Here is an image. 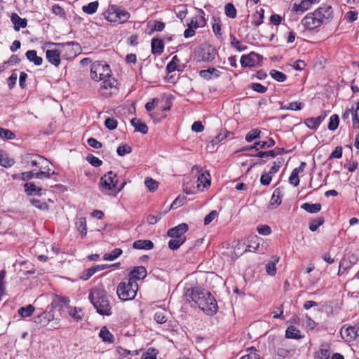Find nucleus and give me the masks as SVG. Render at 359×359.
<instances>
[{
    "mask_svg": "<svg viewBox=\"0 0 359 359\" xmlns=\"http://www.w3.org/2000/svg\"><path fill=\"white\" fill-rule=\"evenodd\" d=\"M187 301L192 302V306H198L208 315H213L217 311V304L211 293L198 287L189 288L185 292Z\"/></svg>",
    "mask_w": 359,
    "mask_h": 359,
    "instance_id": "nucleus-1",
    "label": "nucleus"
},
{
    "mask_svg": "<svg viewBox=\"0 0 359 359\" xmlns=\"http://www.w3.org/2000/svg\"><path fill=\"white\" fill-rule=\"evenodd\" d=\"M88 298L99 314L102 316H110L111 314V306L107 292L103 289L93 288Z\"/></svg>",
    "mask_w": 359,
    "mask_h": 359,
    "instance_id": "nucleus-2",
    "label": "nucleus"
},
{
    "mask_svg": "<svg viewBox=\"0 0 359 359\" xmlns=\"http://www.w3.org/2000/svg\"><path fill=\"white\" fill-rule=\"evenodd\" d=\"M139 289L138 284L127 278H124L118 285L116 293L122 301H129L135 299Z\"/></svg>",
    "mask_w": 359,
    "mask_h": 359,
    "instance_id": "nucleus-3",
    "label": "nucleus"
},
{
    "mask_svg": "<svg viewBox=\"0 0 359 359\" xmlns=\"http://www.w3.org/2000/svg\"><path fill=\"white\" fill-rule=\"evenodd\" d=\"M104 15L107 21L117 24L126 22L130 17L129 12L116 5H109Z\"/></svg>",
    "mask_w": 359,
    "mask_h": 359,
    "instance_id": "nucleus-4",
    "label": "nucleus"
},
{
    "mask_svg": "<svg viewBox=\"0 0 359 359\" xmlns=\"http://www.w3.org/2000/svg\"><path fill=\"white\" fill-rule=\"evenodd\" d=\"M117 184L118 179L116 174L112 171H109L100 178L99 189L100 191L104 194L112 195Z\"/></svg>",
    "mask_w": 359,
    "mask_h": 359,
    "instance_id": "nucleus-5",
    "label": "nucleus"
},
{
    "mask_svg": "<svg viewBox=\"0 0 359 359\" xmlns=\"http://www.w3.org/2000/svg\"><path fill=\"white\" fill-rule=\"evenodd\" d=\"M111 71L109 65L104 62L95 61L90 68V76L92 79L99 81L109 77Z\"/></svg>",
    "mask_w": 359,
    "mask_h": 359,
    "instance_id": "nucleus-6",
    "label": "nucleus"
},
{
    "mask_svg": "<svg viewBox=\"0 0 359 359\" xmlns=\"http://www.w3.org/2000/svg\"><path fill=\"white\" fill-rule=\"evenodd\" d=\"M102 81H103L101 83L100 92L102 96L108 97L116 93V81L111 76V74Z\"/></svg>",
    "mask_w": 359,
    "mask_h": 359,
    "instance_id": "nucleus-7",
    "label": "nucleus"
},
{
    "mask_svg": "<svg viewBox=\"0 0 359 359\" xmlns=\"http://www.w3.org/2000/svg\"><path fill=\"white\" fill-rule=\"evenodd\" d=\"M263 57L255 52L250 54L242 55L241 58V65L243 67H254L261 66Z\"/></svg>",
    "mask_w": 359,
    "mask_h": 359,
    "instance_id": "nucleus-8",
    "label": "nucleus"
},
{
    "mask_svg": "<svg viewBox=\"0 0 359 359\" xmlns=\"http://www.w3.org/2000/svg\"><path fill=\"white\" fill-rule=\"evenodd\" d=\"M302 24L305 29L313 30L322 24L321 18L316 15L315 11L313 13L307 14L302 20Z\"/></svg>",
    "mask_w": 359,
    "mask_h": 359,
    "instance_id": "nucleus-9",
    "label": "nucleus"
},
{
    "mask_svg": "<svg viewBox=\"0 0 359 359\" xmlns=\"http://www.w3.org/2000/svg\"><path fill=\"white\" fill-rule=\"evenodd\" d=\"M25 161L27 165L37 167L41 170L43 168V165L48 163V161L42 156L31 154H28L25 156Z\"/></svg>",
    "mask_w": 359,
    "mask_h": 359,
    "instance_id": "nucleus-10",
    "label": "nucleus"
},
{
    "mask_svg": "<svg viewBox=\"0 0 359 359\" xmlns=\"http://www.w3.org/2000/svg\"><path fill=\"white\" fill-rule=\"evenodd\" d=\"M189 226L186 223H181L168 231V236L170 238H186L184 233L188 231Z\"/></svg>",
    "mask_w": 359,
    "mask_h": 359,
    "instance_id": "nucleus-11",
    "label": "nucleus"
},
{
    "mask_svg": "<svg viewBox=\"0 0 359 359\" xmlns=\"http://www.w3.org/2000/svg\"><path fill=\"white\" fill-rule=\"evenodd\" d=\"M55 45L60 49L61 54L65 53L64 56L67 58L73 57L76 55L75 50H74V46H78V43L75 42H67L63 43H55Z\"/></svg>",
    "mask_w": 359,
    "mask_h": 359,
    "instance_id": "nucleus-12",
    "label": "nucleus"
},
{
    "mask_svg": "<svg viewBox=\"0 0 359 359\" xmlns=\"http://www.w3.org/2000/svg\"><path fill=\"white\" fill-rule=\"evenodd\" d=\"M147 275V272L144 266H135L129 273L128 278H127V279L137 283V280H143Z\"/></svg>",
    "mask_w": 359,
    "mask_h": 359,
    "instance_id": "nucleus-13",
    "label": "nucleus"
},
{
    "mask_svg": "<svg viewBox=\"0 0 359 359\" xmlns=\"http://www.w3.org/2000/svg\"><path fill=\"white\" fill-rule=\"evenodd\" d=\"M341 335L343 339L346 341H350L355 340L359 335V329L356 327H348L344 328V327L341 329Z\"/></svg>",
    "mask_w": 359,
    "mask_h": 359,
    "instance_id": "nucleus-14",
    "label": "nucleus"
},
{
    "mask_svg": "<svg viewBox=\"0 0 359 359\" xmlns=\"http://www.w3.org/2000/svg\"><path fill=\"white\" fill-rule=\"evenodd\" d=\"M54 318V315L51 312L43 311L39 315L34 318V321L36 324L40 325L43 327L46 326L50 320Z\"/></svg>",
    "mask_w": 359,
    "mask_h": 359,
    "instance_id": "nucleus-15",
    "label": "nucleus"
},
{
    "mask_svg": "<svg viewBox=\"0 0 359 359\" xmlns=\"http://www.w3.org/2000/svg\"><path fill=\"white\" fill-rule=\"evenodd\" d=\"M60 54L61 52L58 48L56 50H47L46 59L50 63L57 67L60 64Z\"/></svg>",
    "mask_w": 359,
    "mask_h": 359,
    "instance_id": "nucleus-16",
    "label": "nucleus"
},
{
    "mask_svg": "<svg viewBox=\"0 0 359 359\" xmlns=\"http://www.w3.org/2000/svg\"><path fill=\"white\" fill-rule=\"evenodd\" d=\"M332 12L333 11L330 6H324L315 11L316 15L321 18L322 23L324 20H328L332 17Z\"/></svg>",
    "mask_w": 359,
    "mask_h": 359,
    "instance_id": "nucleus-17",
    "label": "nucleus"
},
{
    "mask_svg": "<svg viewBox=\"0 0 359 359\" xmlns=\"http://www.w3.org/2000/svg\"><path fill=\"white\" fill-rule=\"evenodd\" d=\"M200 76L206 80H210L213 78H218L221 75V72L214 67H210L208 69H203L199 72Z\"/></svg>",
    "mask_w": 359,
    "mask_h": 359,
    "instance_id": "nucleus-18",
    "label": "nucleus"
},
{
    "mask_svg": "<svg viewBox=\"0 0 359 359\" xmlns=\"http://www.w3.org/2000/svg\"><path fill=\"white\" fill-rule=\"evenodd\" d=\"M11 21L15 31H19L20 28H25L27 25V20L25 18H21L17 13H12Z\"/></svg>",
    "mask_w": 359,
    "mask_h": 359,
    "instance_id": "nucleus-19",
    "label": "nucleus"
},
{
    "mask_svg": "<svg viewBox=\"0 0 359 359\" xmlns=\"http://www.w3.org/2000/svg\"><path fill=\"white\" fill-rule=\"evenodd\" d=\"M164 50V43L162 39L154 38L151 40V52L154 55H161Z\"/></svg>",
    "mask_w": 359,
    "mask_h": 359,
    "instance_id": "nucleus-20",
    "label": "nucleus"
},
{
    "mask_svg": "<svg viewBox=\"0 0 359 359\" xmlns=\"http://www.w3.org/2000/svg\"><path fill=\"white\" fill-rule=\"evenodd\" d=\"M133 246L139 250H151L154 245L150 240H137L133 242Z\"/></svg>",
    "mask_w": 359,
    "mask_h": 359,
    "instance_id": "nucleus-21",
    "label": "nucleus"
},
{
    "mask_svg": "<svg viewBox=\"0 0 359 359\" xmlns=\"http://www.w3.org/2000/svg\"><path fill=\"white\" fill-rule=\"evenodd\" d=\"M131 124L135 128V130L142 134H147L148 132L147 126L137 118L131 119Z\"/></svg>",
    "mask_w": 359,
    "mask_h": 359,
    "instance_id": "nucleus-22",
    "label": "nucleus"
},
{
    "mask_svg": "<svg viewBox=\"0 0 359 359\" xmlns=\"http://www.w3.org/2000/svg\"><path fill=\"white\" fill-rule=\"evenodd\" d=\"M25 192L29 195H41V188L37 187L34 183L27 182L24 185Z\"/></svg>",
    "mask_w": 359,
    "mask_h": 359,
    "instance_id": "nucleus-23",
    "label": "nucleus"
},
{
    "mask_svg": "<svg viewBox=\"0 0 359 359\" xmlns=\"http://www.w3.org/2000/svg\"><path fill=\"white\" fill-rule=\"evenodd\" d=\"M285 337L287 339H299L302 338V336L297 328L293 325H290L285 331Z\"/></svg>",
    "mask_w": 359,
    "mask_h": 359,
    "instance_id": "nucleus-24",
    "label": "nucleus"
},
{
    "mask_svg": "<svg viewBox=\"0 0 359 359\" xmlns=\"http://www.w3.org/2000/svg\"><path fill=\"white\" fill-rule=\"evenodd\" d=\"M25 55L27 60L32 62L36 66L41 65L43 62V58L37 56L36 51L35 50H29L27 51Z\"/></svg>",
    "mask_w": 359,
    "mask_h": 359,
    "instance_id": "nucleus-25",
    "label": "nucleus"
},
{
    "mask_svg": "<svg viewBox=\"0 0 359 359\" xmlns=\"http://www.w3.org/2000/svg\"><path fill=\"white\" fill-rule=\"evenodd\" d=\"M100 337L104 342L114 343V337L106 327H102L99 333Z\"/></svg>",
    "mask_w": 359,
    "mask_h": 359,
    "instance_id": "nucleus-26",
    "label": "nucleus"
},
{
    "mask_svg": "<svg viewBox=\"0 0 359 359\" xmlns=\"http://www.w3.org/2000/svg\"><path fill=\"white\" fill-rule=\"evenodd\" d=\"M301 208L309 213L315 214L321 210V205L320 203H304L301 205Z\"/></svg>",
    "mask_w": 359,
    "mask_h": 359,
    "instance_id": "nucleus-27",
    "label": "nucleus"
},
{
    "mask_svg": "<svg viewBox=\"0 0 359 359\" xmlns=\"http://www.w3.org/2000/svg\"><path fill=\"white\" fill-rule=\"evenodd\" d=\"M15 163V161L13 158L8 157V154L0 151V165L4 168H10Z\"/></svg>",
    "mask_w": 359,
    "mask_h": 359,
    "instance_id": "nucleus-28",
    "label": "nucleus"
},
{
    "mask_svg": "<svg viewBox=\"0 0 359 359\" xmlns=\"http://www.w3.org/2000/svg\"><path fill=\"white\" fill-rule=\"evenodd\" d=\"M77 230L80 232L81 237H84L87 233L86 221L84 217L78 218L75 222Z\"/></svg>",
    "mask_w": 359,
    "mask_h": 359,
    "instance_id": "nucleus-29",
    "label": "nucleus"
},
{
    "mask_svg": "<svg viewBox=\"0 0 359 359\" xmlns=\"http://www.w3.org/2000/svg\"><path fill=\"white\" fill-rule=\"evenodd\" d=\"M68 302L69 300L65 298L56 297L53 300L51 306L53 309H57L60 311L61 309H63L65 306H67Z\"/></svg>",
    "mask_w": 359,
    "mask_h": 359,
    "instance_id": "nucleus-30",
    "label": "nucleus"
},
{
    "mask_svg": "<svg viewBox=\"0 0 359 359\" xmlns=\"http://www.w3.org/2000/svg\"><path fill=\"white\" fill-rule=\"evenodd\" d=\"M215 49L211 46H209L208 48L204 50L201 60L205 62H210L215 58Z\"/></svg>",
    "mask_w": 359,
    "mask_h": 359,
    "instance_id": "nucleus-31",
    "label": "nucleus"
},
{
    "mask_svg": "<svg viewBox=\"0 0 359 359\" xmlns=\"http://www.w3.org/2000/svg\"><path fill=\"white\" fill-rule=\"evenodd\" d=\"M282 196H283V194L281 193V191L280 189V188H277L274 190L273 194H272V196H271V205H276V206H278L279 205H280L281 202H282Z\"/></svg>",
    "mask_w": 359,
    "mask_h": 359,
    "instance_id": "nucleus-32",
    "label": "nucleus"
},
{
    "mask_svg": "<svg viewBox=\"0 0 359 359\" xmlns=\"http://www.w3.org/2000/svg\"><path fill=\"white\" fill-rule=\"evenodd\" d=\"M206 25V20L205 18V13L202 9L198 11V15L195 18V29L198 27H203Z\"/></svg>",
    "mask_w": 359,
    "mask_h": 359,
    "instance_id": "nucleus-33",
    "label": "nucleus"
},
{
    "mask_svg": "<svg viewBox=\"0 0 359 359\" xmlns=\"http://www.w3.org/2000/svg\"><path fill=\"white\" fill-rule=\"evenodd\" d=\"M273 261L269 262L266 265V273L270 276H274L276 273V264L278 262L279 257L277 256L272 257Z\"/></svg>",
    "mask_w": 359,
    "mask_h": 359,
    "instance_id": "nucleus-34",
    "label": "nucleus"
},
{
    "mask_svg": "<svg viewBox=\"0 0 359 359\" xmlns=\"http://www.w3.org/2000/svg\"><path fill=\"white\" fill-rule=\"evenodd\" d=\"M34 307L32 304H29L25 307H20L18 313L22 318L29 317L32 315L34 311Z\"/></svg>",
    "mask_w": 359,
    "mask_h": 359,
    "instance_id": "nucleus-35",
    "label": "nucleus"
},
{
    "mask_svg": "<svg viewBox=\"0 0 359 359\" xmlns=\"http://www.w3.org/2000/svg\"><path fill=\"white\" fill-rule=\"evenodd\" d=\"M122 252L123 251L121 248H115L111 252L105 253L103 256V259L106 261H113L118 258Z\"/></svg>",
    "mask_w": 359,
    "mask_h": 359,
    "instance_id": "nucleus-36",
    "label": "nucleus"
},
{
    "mask_svg": "<svg viewBox=\"0 0 359 359\" xmlns=\"http://www.w3.org/2000/svg\"><path fill=\"white\" fill-rule=\"evenodd\" d=\"M42 169H44V171L41 170L39 172H36L35 174V177L37 179H42V178H50L51 175H55V172L54 171L50 172V169L49 168L48 165H46L43 167Z\"/></svg>",
    "mask_w": 359,
    "mask_h": 359,
    "instance_id": "nucleus-37",
    "label": "nucleus"
},
{
    "mask_svg": "<svg viewBox=\"0 0 359 359\" xmlns=\"http://www.w3.org/2000/svg\"><path fill=\"white\" fill-rule=\"evenodd\" d=\"M225 15L230 18H235L237 15V11L235 6L231 3H228L224 6Z\"/></svg>",
    "mask_w": 359,
    "mask_h": 359,
    "instance_id": "nucleus-38",
    "label": "nucleus"
},
{
    "mask_svg": "<svg viewBox=\"0 0 359 359\" xmlns=\"http://www.w3.org/2000/svg\"><path fill=\"white\" fill-rule=\"evenodd\" d=\"M97 8H98V2L93 1V2L89 3L86 6H83L82 7V10L84 13L91 15V14L95 13L97 11Z\"/></svg>",
    "mask_w": 359,
    "mask_h": 359,
    "instance_id": "nucleus-39",
    "label": "nucleus"
},
{
    "mask_svg": "<svg viewBox=\"0 0 359 359\" xmlns=\"http://www.w3.org/2000/svg\"><path fill=\"white\" fill-rule=\"evenodd\" d=\"M69 314L76 321H79L83 318L81 309H77L76 307H68Z\"/></svg>",
    "mask_w": 359,
    "mask_h": 359,
    "instance_id": "nucleus-40",
    "label": "nucleus"
},
{
    "mask_svg": "<svg viewBox=\"0 0 359 359\" xmlns=\"http://www.w3.org/2000/svg\"><path fill=\"white\" fill-rule=\"evenodd\" d=\"M260 133H261V131L259 129H257V128L252 129L246 134L245 140L248 142H251L253 140H255L257 138H259Z\"/></svg>",
    "mask_w": 359,
    "mask_h": 359,
    "instance_id": "nucleus-41",
    "label": "nucleus"
},
{
    "mask_svg": "<svg viewBox=\"0 0 359 359\" xmlns=\"http://www.w3.org/2000/svg\"><path fill=\"white\" fill-rule=\"evenodd\" d=\"M186 241V238H172L168 242V247L171 250H177Z\"/></svg>",
    "mask_w": 359,
    "mask_h": 359,
    "instance_id": "nucleus-42",
    "label": "nucleus"
},
{
    "mask_svg": "<svg viewBox=\"0 0 359 359\" xmlns=\"http://www.w3.org/2000/svg\"><path fill=\"white\" fill-rule=\"evenodd\" d=\"M271 76L278 82H283L286 80L287 76L278 70L272 69L270 72Z\"/></svg>",
    "mask_w": 359,
    "mask_h": 359,
    "instance_id": "nucleus-43",
    "label": "nucleus"
},
{
    "mask_svg": "<svg viewBox=\"0 0 359 359\" xmlns=\"http://www.w3.org/2000/svg\"><path fill=\"white\" fill-rule=\"evenodd\" d=\"M339 123V116L337 114H333L332 116H331L330 118V122L328 123L327 128L330 130L334 131L338 128Z\"/></svg>",
    "mask_w": 359,
    "mask_h": 359,
    "instance_id": "nucleus-44",
    "label": "nucleus"
},
{
    "mask_svg": "<svg viewBox=\"0 0 359 359\" xmlns=\"http://www.w3.org/2000/svg\"><path fill=\"white\" fill-rule=\"evenodd\" d=\"M165 310H158L154 314V320L159 324H163L167 321Z\"/></svg>",
    "mask_w": 359,
    "mask_h": 359,
    "instance_id": "nucleus-45",
    "label": "nucleus"
},
{
    "mask_svg": "<svg viewBox=\"0 0 359 359\" xmlns=\"http://www.w3.org/2000/svg\"><path fill=\"white\" fill-rule=\"evenodd\" d=\"M324 223V218L322 217L311 220L309 223V229L316 231L318 227Z\"/></svg>",
    "mask_w": 359,
    "mask_h": 359,
    "instance_id": "nucleus-46",
    "label": "nucleus"
},
{
    "mask_svg": "<svg viewBox=\"0 0 359 359\" xmlns=\"http://www.w3.org/2000/svg\"><path fill=\"white\" fill-rule=\"evenodd\" d=\"M303 107V104L302 102H293L289 103L287 105H281V109L285 110H301Z\"/></svg>",
    "mask_w": 359,
    "mask_h": 359,
    "instance_id": "nucleus-47",
    "label": "nucleus"
},
{
    "mask_svg": "<svg viewBox=\"0 0 359 359\" xmlns=\"http://www.w3.org/2000/svg\"><path fill=\"white\" fill-rule=\"evenodd\" d=\"M144 184L150 191H155L158 189V182L151 177H147L144 180Z\"/></svg>",
    "mask_w": 359,
    "mask_h": 359,
    "instance_id": "nucleus-48",
    "label": "nucleus"
},
{
    "mask_svg": "<svg viewBox=\"0 0 359 359\" xmlns=\"http://www.w3.org/2000/svg\"><path fill=\"white\" fill-rule=\"evenodd\" d=\"M231 45L240 52L243 51L247 48V46L242 44L233 35H231Z\"/></svg>",
    "mask_w": 359,
    "mask_h": 359,
    "instance_id": "nucleus-49",
    "label": "nucleus"
},
{
    "mask_svg": "<svg viewBox=\"0 0 359 359\" xmlns=\"http://www.w3.org/2000/svg\"><path fill=\"white\" fill-rule=\"evenodd\" d=\"M275 141L272 138H269L267 141H261L255 143L256 147L259 149L270 148L275 145Z\"/></svg>",
    "mask_w": 359,
    "mask_h": 359,
    "instance_id": "nucleus-50",
    "label": "nucleus"
},
{
    "mask_svg": "<svg viewBox=\"0 0 359 359\" xmlns=\"http://www.w3.org/2000/svg\"><path fill=\"white\" fill-rule=\"evenodd\" d=\"M30 203L36 208L41 210H47L48 209V205L46 202H41V201L32 198L30 200Z\"/></svg>",
    "mask_w": 359,
    "mask_h": 359,
    "instance_id": "nucleus-51",
    "label": "nucleus"
},
{
    "mask_svg": "<svg viewBox=\"0 0 359 359\" xmlns=\"http://www.w3.org/2000/svg\"><path fill=\"white\" fill-rule=\"evenodd\" d=\"M86 161L94 167H100L102 164V161L93 154H88L86 156Z\"/></svg>",
    "mask_w": 359,
    "mask_h": 359,
    "instance_id": "nucleus-52",
    "label": "nucleus"
},
{
    "mask_svg": "<svg viewBox=\"0 0 359 359\" xmlns=\"http://www.w3.org/2000/svg\"><path fill=\"white\" fill-rule=\"evenodd\" d=\"M311 6V4H310L308 1L303 0L299 4L294 5V11L296 12L303 13L305 11H307Z\"/></svg>",
    "mask_w": 359,
    "mask_h": 359,
    "instance_id": "nucleus-53",
    "label": "nucleus"
},
{
    "mask_svg": "<svg viewBox=\"0 0 359 359\" xmlns=\"http://www.w3.org/2000/svg\"><path fill=\"white\" fill-rule=\"evenodd\" d=\"M0 137L6 140H13L15 135L10 130L0 128Z\"/></svg>",
    "mask_w": 359,
    "mask_h": 359,
    "instance_id": "nucleus-54",
    "label": "nucleus"
},
{
    "mask_svg": "<svg viewBox=\"0 0 359 359\" xmlns=\"http://www.w3.org/2000/svg\"><path fill=\"white\" fill-rule=\"evenodd\" d=\"M283 162H284V159L283 158H278L276 159V161L273 163V165L270 168L269 173L270 174L276 173L279 170V169Z\"/></svg>",
    "mask_w": 359,
    "mask_h": 359,
    "instance_id": "nucleus-55",
    "label": "nucleus"
},
{
    "mask_svg": "<svg viewBox=\"0 0 359 359\" xmlns=\"http://www.w3.org/2000/svg\"><path fill=\"white\" fill-rule=\"evenodd\" d=\"M104 126L110 130H114L117 127V121L114 118L108 117L104 121Z\"/></svg>",
    "mask_w": 359,
    "mask_h": 359,
    "instance_id": "nucleus-56",
    "label": "nucleus"
},
{
    "mask_svg": "<svg viewBox=\"0 0 359 359\" xmlns=\"http://www.w3.org/2000/svg\"><path fill=\"white\" fill-rule=\"evenodd\" d=\"M116 151L118 156H123L126 154H130L132 151V149L127 144H123L118 146Z\"/></svg>",
    "mask_w": 359,
    "mask_h": 359,
    "instance_id": "nucleus-57",
    "label": "nucleus"
},
{
    "mask_svg": "<svg viewBox=\"0 0 359 359\" xmlns=\"http://www.w3.org/2000/svg\"><path fill=\"white\" fill-rule=\"evenodd\" d=\"M250 88L259 93H264L267 90V87L259 83H252L250 85Z\"/></svg>",
    "mask_w": 359,
    "mask_h": 359,
    "instance_id": "nucleus-58",
    "label": "nucleus"
},
{
    "mask_svg": "<svg viewBox=\"0 0 359 359\" xmlns=\"http://www.w3.org/2000/svg\"><path fill=\"white\" fill-rule=\"evenodd\" d=\"M276 156V152L275 150H269L266 151H258L254 156L259 158H264L270 156L271 158H274Z\"/></svg>",
    "mask_w": 359,
    "mask_h": 359,
    "instance_id": "nucleus-59",
    "label": "nucleus"
},
{
    "mask_svg": "<svg viewBox=\"0 0 359 359\" xmlns=\"http://www.w3.org/2000/svg\"><path fill=\"white\" fill-rule=\"evenodd\" d=\"M299 173L296 172V170H292L290 177H289V182L294 185V187H297L299 184V179L298 176Z\"/></svg>",
    "mask_w": 359,
    "mask_h": 359,
    "instance_id": "nucleus-60",
    "label": "nucleus"
},
{
    "mask_svg": "<svg viewBox=\"0 0 359 359\" xmlns=\"http://www.w3.org/2000/svg\"><path fill=\"white\" fill-rule=\"evenodd\" d=\"M164 214L165 213L159 212L156 215H149L147 217V222L149 224H154L162 218Z\"/></svg>",
    "mask_w": 359,
    "mask_h": 359,
    "instance_id": "nucleus-61",
    "label": "nucleus"
},
{
    "mask_svg": "<svg viewBox=\"0 0 359 359\" xmlns=\"http://www.w3.org/2000/svg\"><path fill=\"white\" fill-rule=\"evenodd\" d=\"M305 123L307 126V127L313 130L317 129L319 126L315 117L309 118L306 119Z\"/></svg>",
    "mask_w": 359,
    "mask_h": 359,
    "instance_id": "nucleus-62",
    "label": "nucleus"
},
{
    "mask_svg": "<svg viewBox=\"0 0 359 359\" xmlns=\"http://www.w3.org/2000/svg\"><path fill=\"white\" fill-rule=\"evenodd\" d=\"M358 13L356 11H350L345 15V20L348 22H353L357 20Z\"/></svg>",
    "mask_w": 359,
    "mask_h": 359,
    "instance_id": "nucleus-63",
    "label": "nucleus"
},
{
    "mask_svg": "<svg viewBox=\"0 0 359 359\" xmlns=\"http://www.w3.org/2000/svg\"><path fill=\"white\" fill-rule=\"evenodd\" d=\"M95 274V270L93 266L84 271L81 275V278L83 280H88L91 276Z\"/></svg>",
    "mask_w": 359,
    "mask_h": 359,
    "instance_id": "nucleus-64",
    "label": "nucleus"
}]
</instances>
